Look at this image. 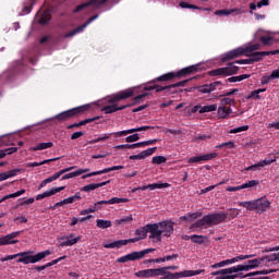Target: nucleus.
I'll list each match as a JSON object with an SVG mask.
<instances>
[{
  "mask_svg": "<svg viewBox=\"0 0 279 279\" xmlns=\"http://www.w3.org/2000/svg\"><path fill=\"white\" fill-rule=\"evenodd\" d=\"M272 272H274L272 269H267V270L248 272L247 276H267L268 274H272Z\"/></svg>",
  "mask_w": 279,
  "mask_h": 279,
  "instance_id": "5fc2aeb1",
  "label": "nucleus"
},
{
  "mask_svg": "<svg viewBox=\"0 0 279 279\" xmlns=\"http://www.w3.org/2000/svg\"><path fill=\"white\" fill-rule=\"evenodd\" d=\"M23 254L16 253L14 255H7L5 257H2L0 260L1 263H5L7 260H14V258H20Z\"/></svg>",
  "mask_w": 279,
  "mask_h": 279,
  "instance_id": "e2e57ef3",
  "label": "nucleus"
},
{
  "mask_svg": "<svg viewBox=\"0 0 279 279\" xmlns=\"http://www.w3.org/2000/svg\"><path fill=\"white\" fill-rule=\"evenodd\" d=\"M247 258H254V255H239L231 259H225L211 265L210 269H221V267H228V265H234V263H241V260H247Z\"/></svg>",
  "mask_w": 279,
  "mask_h": 279,
  "instance_id": "f8f14e48",
  "label": "nucleus"
},
{
  "mask_svg": "<svg viewBox=\"0 0 279 279\" xmlns=\"http://www.w3.org/2000/svg\"><path fill=\"white\" fill-rule=\"evenodd\" d=\"M20 258L16 260V263H23V265H29V263H40L44 258H47V256H51V251L46 250L44 252H39L36 255H29V252H21Z\"/></svg>",
  "mask_w": 279,
  "mask_h": 279,
  "instance_id": "6e6552de",
  "label": "nucleus"
},
{
  "mask_svg": "<svg viewBox=\"0 0 279 279\" xmlns=\"http://www.w3.org/2000/svg\"><path fill=\"white\" fill-rule=\"evenodd\" d=\"M250 130V125H243L230 131V134H239V132H247Z\"/></svg>",
  "mask_w": 279,
  "mask_h": 279,
  "instance_id": "4d7b16f0",
  "label": "nucleus"
},
{
  "mask_svg": "<svg viewBox=\"0 0 279 279\" xmlns=\"http://www.w3.org/2000/svg\"><path fill=\"white\" fill-rule=\"evenodd\" d=\"M231 64H254L251 57L248 59H240L234 62H231Z\"/></svg>",
  "mask_w": 279,
  "mask_h": 279,
  "instance_id": "69168bd1",
  "label": "nucleus"
},
{
  "mask_svg": "<svg viewBox=\"0 0 279 279\" xmlns=\"http://www.w3.org/2000/svg\"><path fill=\"white\" fill-rule=\"evenodd\" d=\"M239 206L246 208V210H256V201L240 202Z\"/></svg>",
  "mask_w": 279,
  "mask_h": 279,
  "instance_id": "ea45409f",
  "label": "nucleus"
},
{
  "mask_svg": "<svg viewBox=\"0 0 279 279\" xmlns=\"http://www.w3.org/2000/svg\"><path fill=\"white\" fill-rule=\"evenodd\" d=\"M217 156H218L217 153L194 156L189 159V163L193 165L195 162H208V160H213V159L217 158Z\"/></svg>",
  "mask_w": 279,
  "mask_h": 279,
  "instance_id": "aec40b11",
  "label": "nucleus"
},
{
  "mask_svg": "<svg viewBox=\"0 0 279 279\" xmlns=\"http://www.w3.org/2000/svg\"><path fill=\"white\" fill-rule=\"evenodd\" d=\"M260 49V44H254L251 46H246L244 48V53H254V51H258Z\"/></svg>",
  "mask_w": 279,
  "mask_h": 279,
  "instance_id": "49530a36",
  "label": "nucleus"
},
{
  "mask_svg": "<svg viewBox=\"0 0 279 279\" xmlns=\"http://www.w3.org/2000/svg\"><path fill=\"white\" fill-rule=\"evenodd\" d=\"M220 106L226 107V106H234V98H222L220 100Z\"/></svg>",
  "mask_w": 279,
  "mask_h": 279,
  "instance_id": "13d9d810",
  "label": "nucleus"
},
{
  "mask_svg": "<svg viewBox=\"0 0 279 279\" xmlns=\"http://www.w3.org/2000/svg\"><path fill=\"white\" fill-rule=\"evenodd\" d=\"M263 260H265V258L248 259L244 264L229 267L228 270H225V274H239V271H252V269H256V267L260 266Z\"/></svg>",
  "mask_w": 279,
  "mask_h": 279,
  "instance_id": "0eeeda50",
  "label": "nucleus"
},
{
  "mask_svg": "<svg viewBox=\"0 0 279 279\" xmlns=\"http://www.w3.org/2000/svg\"><path fill=\"white\" fill-rule=\"evenodd\" d=\"M274 162H276V158H274V159H264V160L258 162V166L259 167H267L269 165H274Z\"/></svg>",
  "mask_w": 279,
  "mask_h": 279,
  "instance_id": "0e129e2a",
  "label": "nucleus"
},
{
  "mask_svg": "<svg viewBox=\"0 0 279 279\" xmlns=\"http://www.w3.org/2000/svg\"><path fill=\"white\" fill-rule=\"evenodd\" d=\"M217 110V105H206L201 107L199 114H204L206 112H215Z\"/></svg>",
  "mask_w": 279,
  "mask_h": 279,
  "instance_id": "37998d69",
  "label": "nucleus"
},
{
  "mask_svg": "<svg viewBox=\"0 0 279 279\" xmlns=\"http://www.w3.org/2000/svg\"><path fill=\"white\" fill-rule=\"evenodd\" d=\"M56 160H60V157L52 158V159H46L40 162H31V163H28V167H43V165H49V162H56Z\"/></svg>",
  "mask_w": 279,
  "mask_h": 279,
  "instance_id": "a19ab883",
  "label": "nucleus"
},
{
  "mask_svg": "<svg viewBox=\"0 0 279 279\" xmlns=\"http://www.w3.org/2000/svg\"><path fill=\"white\" fill-rule=\"evenodd\" d=\"M189 217H190V222L195 221V219H199V217H202V213L201 211L189 213Z\"/></svg>",
  "mask_w": 279,
  "mask_h": 279,
  "instance_id": "338daca9",
  "label": "nucleus"
},
{
  "mask_svg": "<svg viewBox=\"0 0 279 279\" xmlns=\"http://www.w3.org/2000/svg\"><path fill=\"white\" fill-rule=\"evenodd\" d=\"M153 165H163V162H167V157L165 156H155L151 160Z\"/></svg>",
  "mask_w": 279,
  "mask_h": 279,
  "instance_id": "603ef678",
  "label": "nucleus"
},
{
  "mask_svg": "<svg viewBox=\"0 0 279 279\" xmlns=\"http://www.w3.org/2000/svg\"><path fill=\"white\" fill-rule=\"evenodd\" d=\"M128 202H130L128 198L112 197L109 201H99L97 202V205L104 206L108 204H128Z\"/></svg>",
  "mask_w": 279,
  "mask_h": 279,
  "instance_id": "7c9ffc66",
  "label": "nucleus"
},
{
  "mask_svg": "<svg viewBox=\"0 0 279 279\" xmlns=\"http://www.w3.org/2000/svg\"><path fill=\"white\" fill-rule=\"evenodd\" d=\"M260 43L265 46L274 45V37L271 36H262Z\"/></svg>",
  "mask_w": 279,
  "mask_h": 279,
  "instance_id": "6e6d98bb",
  "label": "nucleus"
},
{
  "mask_svg": "<svg viewBox=\"0 0 279 279\" xmlns=\"http://www.w3.org/2000/svg\"><path fill=\"white\" fill-rule=\"evenodd\" d=\"M107 0H89L88 2L82 3L77 5L74 10L75 13L82 12V10H86L89 5H104Z\"/></svg>",
  "mask_w": 279,
  "mask_h": 279,
  "instance_id": "b1692460",
  "label": "nucleus"
},
{
  "mask_svg": "<svg viewBox=\"0 0 279 279\" xmlns=\"http://www.w3.org/2000/svg\"><path fill=\"white\" fill-rule=\"evenodd\" d=\"M132 221H134V218L132 217V215H129L126 217H122L120 219H117L114 221V225L116 226H123V225L132 223Z\"/></svg>",
  "mask_w": 279,
  "mask_h": 279,
  "instance_id": "58836bf2",
  "label": "nucleus"
},
{
  "mask_svg": "<svg viewBox=\"0 0 279 279\" xmlns=\"http://www.w3.org/2000/svg\"><path fill=\"white\" fill-rule=\"evenodd\" d=\"M121 169H124L123 166H112L110 168H105L100 171H94L87 174L82 175V180H86V178H93V175H102V173H110V171H121Z\"/></svg>",
  "mask_w": 279,
  "mask_h": 279,
  "instance_id": "6ab92c4d",
  "label": "nucleus"
},
{
  "mask_svg": "<svg viewBox=\"0 0 279 279\" xmlns=\"http://www.w3.org/2000/svg\"><path fill=\"white\" fill-rule=\"evenodd\" d=\"M180 8L182 9H187V10H202V8L195 5V4H190L189 2H180L179 3Z\"/></svg>",
  "mask_w": 279,
  "mask_h": 279,
  "instance_id": "09e8293b",
  "label": "nucleus"
},
{
  "mask_svg": "<svg viewBox=\"0 0 279 279\" xmlns=\"http://www.w3.org/2000/svg\"><path fill=\"white\" fill-rule=\"evenodd\" d=\"M101 117L96 116L94 118L82 120L81 122H78V128H82V125H88V123H93L94 121H99Z\"/></svg>",
  "mask_w": 279,
  "mask_h": 279,
  "instance_id": "de8ad7c7",
  "label": "nucleus"
},
{
  "mask_svg": "<svg viewBox=\"0 0 279 279\" xmlns=\"http://www.w3.org/2000/svg\"><path fill=\"white\" fill-rule=\"evenodd\" d=\"M112 136V133H105L92 141V143H101V141H108Z\"/></svg>",
  "mask_w": 279,
  "mask_h": 279,
  "instance_id": "864d4df0",
  "label": "nucleus"
},
{
  "mask_svg": "<svg viewBox=\"0 0 279 279\" xmlns=\"http://www.w3.org/2000/svg\"><path fill=\"white\" fill-rule=\"evenodd\" d=\"M169 183H151L148 185L138 186L137 189L140 191H147V189H149V191H156V189H169Z\"/></svg>",
  "mask_w": 279,
  "mask_h": 279,
  "instance_id": "bb28decb",
  "label": "nucleus"
},
{
  "mask_svg": "<svg viewBox=\"0 0 279 279\" xmlns=\"http://www.w3.org/2000/svg\"><path fill=\"white\" fill-rule=\"evenodd\" d=\"M130 97H134V89H125L118 92L117 94H113L110 96L107 100V106H104L101 108V112H105V114H112L114 112H119V110H125V108H130L131 106H134V104L129 105H122L119 107V101H123L125 99H130Z\"/></svg>",
  "mask_w": 279,
  "mask_h": 279,
  "instance_id": "f03ea898",
  "label": "nucleus"
},
{
  "mask_svg": "<svg viewBox=\"0 0 279 279\" xmlns=\"http://www.w3.org/2000/svg\"><path fill=\"white\" fill-rule=\"evenodd\" d=\"M123 243L125 242H121V240L114 241L112 243L109 244H104V247L106 250H114V247L119 248V247H123Z\"/></svg>",
  "mask_w": 279,
  "mask_h": 279,
  "instance_id": "c03bdc74",
  "label": "nucleus"
},
{
  "mask_svg": "<svg viewBox=\"0 0 279 279\" xmlns=\"http://www.w3.org/2000/svg\"><path fill=\"white\" fill-rule=\"evenodd\" d=\"M206 236L204 235H197V234H193L192 235V243H197L198 245H203V243H205Z\"/></svg>",
  "mask_w": 279,
  "mask_h": 279,
  "instance_id": "8fccbe9b",
  "label": "nucleus"
},
{
  "mask_svg": "<svg viewBox=\"0 0 279 279\" xmlns=\"http://www.w3.org/2000/svg\"><path fill=\"white\" fill-rule=\"evenodd\" d=\"M90 171L89 169H78L74 172H70L68 174H64L61 180H71V178H77L78 175H82V173H88Z\"/></svg>",
  "mask_w": 279,
  "mask_h": 279,
  "instance_id": "c9c22d12",
  "label": "nucleus"
},
{
  "mask_svg": "<svg viewBox=\"0 0 279 279\" xmlns=\"http://www.w3.org/2000/svg\"><path fill=\"white\" fill-rule=\"evenodd\" d=\"M271 80H279V70H274L269 75H264L262 77V86H266V84H269Z\"/></svg>",
  "mask_w": 279,
  "mask_h": 279,
  "instance_id": "c85d7f7f",
  "label": "nucleus"
},
{
  "mask_svg": "<svg viewBox=\"0 0 279 279\" xmlns=\"http://www.w3.org/2000/svg\"><path fill=\"white\" fill-rule=\"evenodd\" d=\"M252 75L250 74H241L239 76H231L227 80V82H230L231 84H234L235 82H243V80H250Z\"/></svg>",
  "mask_w": 279,
  "mask_h": 279,
  "instance_id": "4c0bfd02",
  "label": "nucleus"
},
{
  "mask_svg": "<svg viewBox=\"0 0 279 279\" xmlns=\"http://www.w3.org/2000/svg\"><path fill=\"white\" fill-rule=\"evenodd\" d=\"M96 226L100 230H107V228H112V221L110 220H104V219H97Z\"/></svg>",
  "mask_w": 279,
  "mask_h": 279,
  "instance_id": "e433bc0d",
  "label": "nucleus"
},
{
  "mask_svg": "<svg viewBox=\"0 0 279 279\" xmlns=\"http://www.w3.org/2000/svg\"><path fill=\"white\" fill-rule=\"evenodd\" d=\"M232 114V108L230 107H223L220 105L218 108V117L219 119H228Z\"/></svg>",
  "mask_w": 279,
  "mask_h": 279,
  "instance_id": "473e14b6",
  "label": "nucleus"
},
{
  "mask_svg": "<svg viewBox=\"0 0 279 279\" xmlns=\"http://www.w3.org/2000/svg\"><path fill=\"white\" fill-rule=\"evenodd\" d=\"M269 206H271V203L269 201H267L266 198H259L256 199L255 203V210H257V213L263 214L267 210V208H269Z\"/></svg>",
  "mask_w": 279,
  "mask_h": 279,
  "instance_id": "5701e85b",
  "label": "nucleus"
},
{
  "mask_svg": "<svg viewBox=\"0 0 279 279\" xmlns=\"http://www.w3.org/2000/svg\"><path fill=\"white\" fill-rule=\"evenodd\" d=\"M151 226H153V223H148L145 227L137 229L135 231V235L138 239H147V233L151 234V229H150Z\"/></svg>",
  "mask_w": 279,
  "mask_h": 279,
  "instance_id": "c756f323",
  "label": "nucleus"
},
{
  "mask_svg": "<svg viewBox=\"0 0 279 279\" xmlns=\"http://www.w3.org/2000/svg\"><path fill=\"white\" fill-rule=\"evenodd\" d=\"M175 86H173V84L171 85H166V86H162L160 85V87H158L157 89V93H162L165 92V95L167 97H169V95H175V93H178V90H175Z\"/></svg>",
  "mask_w": 279,
  "mask_h": 279,
  "instance_id": "2f4dec72",
  "label": "nucleus"
},
{
  "mask_svg": "<svg viewBox=\"0 0 279 279\" xmlns=\"http://www.w3.org/2000/svg\"><path fill=\"white\" fill-rule=\"evenodd\" d=\"M151 252H156V248H146L143 251H135L118 258L117 263H130L134 260H141V258H145V256H147V254H151Z\"/></svg>",
  "mask_w": 279,
  "mask_h": 279,
  "instance_id": "1a4fd4ad",
  "label": "nucleus"
},
{
  "mask_svg": "<svg viewBox=\"0 0 279 279\" xmlns=\"http://www.w3.org/2000/svg\"><path fill=\"white\" fill-rule=\"evenodd\" d=\"M36 4V0H26L23 3L22 11L20 12V16H25L32 12L34 5Z\"/></svg>",
  "mask_w": 279,
  "mask_h": 279,
  "instance_id": "cd10ccee",
  "label": "nucleus"
},
{
  "mask_svg": "<svg viewBox=\"0 0 279 279\" xmlns=\"http://www.w3.org/2000/svg\"><path fill=\"white\" fill-rule=\"evenodd\" d=\"M80 236L75 238V233H70L66 236H62L60 238L61 242L59 244V247H71L72 245H75L76 243H80Z\"/></svg>",
  "mask_w": 279,
  "mask_h": 279,
  "instance_id": "a211bd4d",
  "label": "nucleus"
},
{
  "mask_svg": "<svg viewBox=\"0 0 279 279\" xmlns=\"http://www.w3.org/2000/svg\"><path fill=\"white\" fill-rule=\"evenodd\" d=\"M228 219V214L226 213H216L204 216L202 219L197 220L191 226V230L194 228H213V226H219V223H223Z\"/></svg>",
  "mask_w": 279,
  "mask_h": 279,
  "instance_id": "20e7f679",
  "label": "nucleus"
},
{
  "mask_svg": "<svg viewBox=\"0 0 279 279\" xmlns=\"http://www.w3.org/2000/svg\"><path fill=\"white\" fill-rule=\"evenodd\" d=\"M51 21V13L45 12L39 19V25H47Z\"/></svg>",
  "mask_w": 279,
  "mask_h": 279,
  "instance_id": "a18cd8bd",
  "label": "nucleus"
},
{
  "mask_svg": "<svg viewBox=\"0 0 279 279\" xmlns=\"http://www.w3.org/2000/svg\"><path fill=\"white\" fill-rule=\"evenodd\" d=\"M278 53H279V49L270 50V51L248 52V53H245L244 56L246 58H251L252 62L254 64V62H260V60H263V58H265V56H278Z\"/></svg>",
  "mask_w": 279,
  "mask_h": 279,
  "instance_id": "4468645a",
  "label": "nucleus"
},
{
  "mask_svg": "<svg viewBox=\"0 0 279 279\" xmlns=\"http://www.w3.org/2000/svg\"><path fill=\"white\" fill-rule=\"evenodd\" d=\"M64 189H66V186L52 187L49 191H46L43 194L37 195L36 199L37 202H40V199H45V197H51V195H56V193L64 191Z\"/></svg>",
  "mask_w": 279,
  "mask_h": 279,
  "instance_id": "393cba45",
  "label": "nucleus"
},
{
  "mask_svg": "<svg viewBox=\"0 0 279 279\" xmlns=\"http://www.w3.org/2000/svg\"><path fill=\"white\" fill-rule=\"evenodd\" d=\"M159 269H165L163 275H161V279L193 278V276H199V274H204V270H183L181 272L169 271H174L175 269H178V266H166Z\"/></svg>",
  "mask_w": 279,
  "mask_h": 279,
  "instance_id": "423d86ee",
  "label": "nucleus"
},
{
  "mask_svg": "<svg viewBox=\"0 0 279 279\" xmlns=\"http://www.w3.org/2000/svg\"><path fill=\"white\" fill-rule=\"evenodd\" d=\"M197 71H199V64L183 68L178 72L166 73L150 81L149 84L154 85H146L144 87V90H156V93H158V88H160V85L156 84V82H171V80H175V77L180 80L182 77H187V75H193V73H197Z\"/></svg>",
  "mask_w": 279,
  "mask_h": 279,
  "instance_id": "f257e3e1",
  "label": "nucleus"
},
{
  "mask_svg": "<svg viewBox=\"0 0 279 279\" xmlns=\"http://www.w3.org/2000/svg\"><path fill=\"white\" fill-rule=\"evenodd\" d=\"M23 234V231H14L12 233H9L2 238H0V246L1 245H16L19 243V240H14L17 236H21Z\"/></svg>",
  "mask_w": 279,
  "mask_h": 279,
  "instance_id": "2eb2a0df",
  "label": "nucleus"
},
{
  "mask_svg": "<svg viewBox=\"0 0 279 279\" xmlns=\"http://www.w3.org/2000/svg\"><path fill=\"white\" fill-rule=\"evenodd\" d=\"M228 268H222L210 272V276L216 277V279H236V278H252V276L244 275L241 271L238 272H226Z\"/></svg>",
  "mask_w": 279,
  "mask_h": 279,
  "instance_id": "9d476101",
  "label": "nucleus"
},
{
  "mask_svg": "<svg viewBox=\"0 0 279 279\" xmlns=\"http://www.w3.org/2000/svg\"><path fill=\"white\" fill-rule=\"evenodd\" d=\"M147 130H154V126L144 125V126L135 128V129L114 132L111 134H113V136H116V137H119V136H128V134H134V132H145Z\"/></svg>",
  "mask_w": 279,
  "mask_h": 279,
  "instance_id": "4be33fe9",
  "label": "nucleus"
},
{
  "mask_svg": "<svg viewBox=\"0 0 279 279\" xmlns=\"http://www.w3.org/2000/svg\"><path fill=\"white\" fill-rule=\"evenodd\" d=\"M241 14V10L239 9H222V10H217L215 12L216 16H230V14Z\"/></svg>",
  "mask_w": 279,
  "mask_h": 279,
  "instance_id": "f704fd0d",
  "label": "nucleus"
},
{
  "mask_svg": "<svg viewBox=\"0 0 279 279\" xmlns=\"http://www.w3.org/2000/svg\"><path fill=\"white\" fill-rule=\"evenodd\" d=\"M107 184H110V180L101 182V183H92L83 186L81 191L84 193H90V191H95L97 189H101V186H106Z\"/></svg>",
  "mask_w": 279,
  "mask_h": 279,
  "instance_id": "a878e982",
  "label": "nucleus"
},
{
  "mask_svg": "<svg viewBox=\"0 0 279 279\" xmlns=\"http://www.w3.org/2000/svg\"><path fill=\"white\" fill-rule=\"evenodd\" d=\"M98 16L99 15H94V16L89 17L84 24H82L81 26H77L73 31L65 34L64 38H73V36H75L76 34H82V32H84L86 29V27H88V25L92 24L93 21H96V19H98Z\"/></svg>",
  "mask_w": 279,
  "mask_h": 279,
  "instance_id": "dca6fc26",
  "label": "nucleus"
},
{
  "mask_svg": "<svg viewBox=\"0 0 279 279\" xmlns=\"http://www.w3.org/2000/svg\"><path fill=\"white\" fill-rule=\"evenodd\" d=\"M73 169H75V166L64 168V169L56 172L54 174H52V179L58 180L60 177L64 175V173H69V171H73Z\"/></svg>",
  "mask_w": 279,
  "mask_h": 279,
  "instance_id": "79ce46f5",
  "label": "nucleus"
},
{
  "mask_svg": "<svg viewBox=\"0 0 279 279\" xmlns=\"http://www.w3.org/2000/svg\"><path fill=\"white\" fill-rule=\"evenodd\" d=\"M165 274V268H148L135 272L136 278H158Z\"/></svg>",
  "mask_w": 279,
  "mask_h": 279,
  "instance_id": "ddd939ff",
  "label": "nucleus"
},
{
  "mask_svg": "<svg viewBox=\"0 0 279 279\" xmlns=\"http://www.w3.org/2000/svg\"><path fill=\"white\" fill-rule=\"evenodd\" d=\"M125 141L126 143H136V141H141V136L137 133H134L133 135H129Z\"/></svg>",
  "mask_w": 279,
  "mask_h": 279,
  "instance_id": "052dcab7",
  "label": "nucleus"
},
{
  "mask_svg": "<svg viewBox=\"0 0 279 279\" xmlns=\"http://www.w3.org/2000/svg\"><path fill=\"white\" fill-rule=\"evenodd\" d=\"M157 149H158V147H153V148L143 150L137 155H131L129 157V160H145V158H148V156H154V154H156Z\"/></svg>",
  "mask_w": 279,
  "mask_h": 279,
  "instance_id": "412c9836",
  "label": "nucleus"
},
{
  "mask_svg": "<svg viewBox=\"0 0 279 279\" xmlns=\"http://www.w3.org/2000/svg\"><path fill=\"white\" fill-rule=\"evenodd\" d=\"M263 258H264V260L265 259L268 260V263H274L276 260H279V253H274V254L268 255V256L263 257Z\"/></svg>",
  "mask_w": 279,
  "mask_h": 279,
  "instance_id": "680f3d73",
  "label": "nucleus"
},
{
  "mask_svg": "<svg viewBox=\"0 0 279 279\" xmlns=\"http://www.w3.org/2000/svg\"><path fill=\"white\" fill-rule=\"evenodd\" d=\"M254 186H258V180H251L247 181L246 183L241 185V189H254Z\"/></svg>",
  "mask_w": 279,
  "mask_h": 279,
  "instance_id": "3c124183",
  "label": "nucleus"
},
{
  "mask_svg": "<svg viewBox=\"0 0 279 279\" xmlns=\"http://www.w3.org/2000/svg\"><path fill=\"white\" fill-rule=\"evenodd\" d=\"M246 99H260V95L258 94V92L255 89L253 90L247 97Z\"/></svg>",
  "mask_w": 279,
  "mask_h": 279,
  "instance_id": "774afa93",
  "label": "nucleus"
},
{
  "mask_svg": "<svg viewBox=\"0 0 279 279\" xmlns=\"http://www.w3.org/2000/svg\"><path fill=\"white\" fill-rule=\"evenodd\" d=\"M197 90H198V93H202L203 95H208V94H210V87H209L208 84H205V85H203V86H198V87H197Z\"/></svg>",
  "mask_w": 279,
  "mask_h": 279,
  "instance_id": "bf43d9fd",
  "label": "nucleus"
},
{
  "mask_svg": "<svg viewBox=\"0 0 279 279\" xmlns=\"http://www.w3.org/2000/svg\"><path fill=\"white\" fill-rule=\"evenodd\" d=\"M175 222L173 220H163L160 222L153 223L150 226V235L149 239H153L155 243H160L162 241V236L169 239L171 234L174 232Z\"/></svg>",
  "mask_w": 279,
  "mask_h": 279,
  "instance_id": "7ed1b4c3",
  "label": "nucleus"
},
{
  "mask_svg": "<svg viewBox=\"0 0 279 279\" xmlns=\"http://www.w3.org/2000/svg\"><path fill=\"white\" fill-rule=\"evenodd\" d=\"M89 109H90L89 105L75 107L58 113L52 118V121H54V123H64V121H71V119H74V117H80V114H84V112H86Z\"/></svg>",
  "mask_w": 279,
  "mask_h": 279,
  "instance_id": "39448f33",
  "label": "nucleus"
},
{
  "mask_svg": "<svg viewBox=\"0 0 279 279\" xmlns=\"http://www.w3.org/2000/svg\"><path fill=\"white\" fill-rule=\"evenodd\" d=\"M239 73V66L234 65V63H228L226 68H218L216 70L209 71V75L211 77H217L219 75L230 76L236 75Z\"/></svg>",
  "mask_w": 279,
  "mask_h": 279,
  "instance_id": "9b49d317",
  "label": "nucleus"
},
{
  "mask_svg": "<svg viewBox=\"0 0 279 279\" xmlns=\"http://www.w3.org/2000/svg\"><path fill=\"white\" fill-rule=\"evenodd\" d=\"M53 147V142L39 143L36 146L29 148V151H43V149H51Z\"/></svg>",
  "mask_w": 279,
  "mask_h": 279,
  "instance_id": "72a5a7b5",
  "label": "nucleus"
},
{
  "mask_svg": "<svg viewBox=\"0 0 279 279\" xmlns=\"http://www.w3.org/2000/svg\"><path fill=\"white\" fill-rule=\"evenodd\" d=\"M241 56H245V50L243 47L235 48L223 54L221 58V62H228L230 60H234V58H241Z\"/></svg>",
  "mask_w": 279,
  "mask_h": 279,
  "instance_id": "f3484780",
  "label": "nucleus"
}]
</instances>
